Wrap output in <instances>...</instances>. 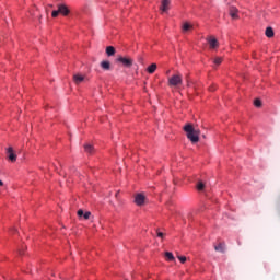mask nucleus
Returning <instances> with one entry per match:
<instances>
[{"mask_svg":"<svg viewBox=\"0 0 280 280\" xmlns=\"http://www.w3.org/2000/svg\"><path fill=\"white\" fill-rule=\"evenodd\" d=\"M184 131L186 132L187 139H189L191 143H198L200 141V131L195 130L192 124L185 125Z\"/></svg>","mask_w":280,"mask_h":280,"instance_id":"obj_1","label":"nucleus"},{"mask_svg":"<svg viewBox=\"0 0 280 280\" xmlns=\"http://www.w3.org/2000/svg\"><path fill=\"white\" fill-rule=\"evenodd\" d=\"M183 85V75L180 73L173 74L171 78H168V86H174L175 89H178V86Z\"/></svg>","mask_w":280,"mask_h":280,"instance_id":"obj_2","label":"nucleus"},{"mask_svg":"<svg viewBox=\"0 0 280 280\" xmlns=\"http://www.w3.org/2000/svg\"><path fill=\"white\" fill-rule=\"evenodd\" d=\"M116 62H119L120 65H122V67H126L127 69H130V67L135 65V60L132 58L121 56L116 59Z\"/></svg>","mask_w":280,"mask_h":280,"instance_id":"obj_3","label":"nucleus"},{"mask_svg":"<svg viewBox=\"0 0 280 280\" xmlns=\"http://www.w3.org/2000/svg\"><path fill=\"white\" fill-rule=\"evenodd\" d=\"M135 203L138 206V207H143V205H145V195L143 194H137L136 197H135Z\"/></svg>","mask_w":280,"mask_h":280,"instance_id":"obj_4","label":"nucleus"},{"mask_svg":"<svg viewBox=\"0 0 280 280\" xmlns=\"http://www.w3.org/2000/svg\"><path fill=\"white\" fill-rule=\"evenodd\" d=\"M207 42L210 46V49H218V47H220V43L213 36L207 37Z\"/></svg>","mask_w":280,"mask_h":280,"instance_id":"obj_5","label":"nucleus"},{"mask_svg":"<svg viewBox=\"0 0 280 280\" xmlns=\"http://www.w3.org/2000/svg\"><path fill=\"white\" fill-rule=\"evenodd\" d=\"M7 156L11 163L16 162V153H14V149L12 147L7 149Z\"/></svg>","mask_w":280,"mask_h":280,"instance_id":"obj_6","label":"nucleus"},{"mask_svg":"<svg viewBox=\"0 0 280 280\" xmlns=\"http://www.w3.org/2000/svg\"><path fill=\"white\" fill-rule=\"evenodd\" d=\"M59 14H62V16H69V7L66 4H59L58 5Z\"/></svg>","mask_w":280,"mask_h":280,"instance_id":"obj_7","label":"nucleus"},{"mask_svg":"<svg viewBox=\"0 0 280 280\" xmlns=\"http://www.w3.org/2000/svg\"><path fill=\"white\" fill-rule=\"evenodd\" d=\"M170 0H162V4L160 7V10L162 12H167V10H170Z\"/></svg>","mask_w":280,"mask_h":280,"instance_id":"obj_8","label":"nucleus"},{"mask_svg":"<svg viewBox=\"0 0 280 280\" xmlns=\"http://www.w3.org/2000/svg\"><path fill=\"white\" fill-rule=\"evenodd\" d=\"M214 250H217V253H225L226 252V244L220 243L219 245H215Z\"/></svg>","mask_w":280,"mask_h":280,"instance_id":"obj_9","label":"nucleus"},{"mask_svg":"<svg viewBox=\"0 0 280 280\" xmlns=\"http://www.w3.org/2000/svg\"><path fill=\"white\" fill-rule=\"evenodd\" d=\"M237 12H238V10H237V8H235V7H231L230 8V16H231V19H240V16L237 15Z\"/></svg>","mask_w":280,"mask_h":280,"instance_id":"obj_10","label":"nucleus"},{"mask_svg":"<svg viewBox=\"0 0 280 280\" xmlns=\"http://www.w3.org/2000/svg\"><path fill=\"white\" fill-rule=\"evenodd\" d=\"M73 82L77 83V84H82V82H84V75L74 74L73 75Z\"/></svg>","mask_w":280,"mask_h":280,"instance_id":"obj_11","label":"nucleus"},{"mask_svg":"<svg viewBox=\"0 0 280 280\" xmlns=\"http://www.w3.org/2000/svg\"><path fill=\"white\" fill-rule=\"evenodd\" d=\"M84 150L86 154H93V152H95V148H93L91 143L84 144Z\"/></svg>","mask_w":280,"mask_h":280,"instance_id":"obj_12","label":"nucleus"},{"mask_svg":"<svg viewBox=\"0 0 280 280\" xmlns=\"http://www.w3.org/2000/svg\"><path fill=\"white\" fill-rule=\"evenodd\" d=\"M101 67L104 71H110V61H102Z\"/></svg>","mask_w":280,"mask_h":280,"instance_id":"obj_13","label":"nucleus"},{"mask_svg":"<svg viewBox=\"0 0 280 280\" xmlns=\"http://www.w3.org/2000/svg\"><path fill=\"white\" fill-rule=\"evenodd\" d=\"M267 38H272V36H275V31L272 30V27H267L266 32H265Z\"/></svg>","mask_w":280,"mask_h":280,"instance_id":"obj_14","label":"nucleus"},{"mask_svg":"<svg viewBox=\"0 0 280 280\" xmlns=\"http://www.w3.org/2000/svg\"><path fill=\"white\" fill-rule=\"evenodd\" d=\"M106 54H107V56H115V47L107 46L106 47Z\"/></svg>","mask_w":280,"mask_h":280,"instance_id":"obj_15","label":"nucleus"},{"mask_svg":"<svg viewBox=\"0 0 280 280\" xmlns=\"http://www.w3.org/2000/svg\"><path fill=\"white\" fill-rule=\"evenodd\" d=\"M165 258L167 261H174V254H172V252H166L165 253Z\"/></svg>","mask_w":280,"mask_h":280,"instance_id":"obj_16","label":"nucleus"},{"mask_svg":"<svg viewBox=\"0 0 280 280\" xmlns=\"http://www.w3.org/2000/svg\"><path fill=\"white\" fill-rule=\"evenodd\" d=\"M148 73H154L156 71V63H152L147 68Z\"/></svg>","mask_w":280,"mask_h":280,"instance_id":"obj_17","label":"nucleus"},{"mask_svg":"<svg viewBox=\"0 0 280 280\" xmlns=\"http://www.w3.org/2000/svg\"><path fill=\"white\" fill-rule=\"evenodd\" d=\"M194 26L191 25V24H189V23H184V25H183V31L184 32H189V30H191Z\"/></svg>","mask_w":280,"mask_h":280,"instance_id":"obj_18","label":"nucleus"},{"mask_svg":"<svg viewBox=\"0 0 280 280\" xmlns=\"http://www.w3.org/2000/svg\"><path fill=\"white\" fill-rule=\"evenodd\" d=\"M213 63L217 65V67H219V65H222V57H215L213 59Z\"/></svg>","mask_w":280,"mask_h":280,"instance_id":"obj_19","label":"nucleus"},{"mask_svg":"<svg viewBox=\"0 0 280 280\" xmlns=\"http://www.w3.org/2000/svg\"><path fill=\"white\" fill-rule=\"evenodd\" d=\"M197 189H198V191H202L205 189V183L198 182Z\"/></svg>","mask_w":280,"mask_h":280,"instance_id":"obj_20","label":"nucleus"},{"mask_svg":"<svg viewBox=\"0 0 280 280\" xmlns=\"http://www.w3.org/2000/svg\"><path fill=\"white\" fill-rule=\"evenodd\" d=\"M254 106H256V108L261 107V100L256 98V100L254 101Z\"/></svg>","mask_w":280,"mask_h":280,"instance_id":"obj_21","label":"nucleus"},{"mask_svg":"<svg viewBox=\"0 0 280 280\" xmlns=\"http://www.w3.org/2000/svg\"><path fill=\"white\" fill-rule=\"evenodd\" d=\"M77 214L79 215V218H84V210L80 209L78 210Z\"/></svg>","mask_w":280,"mask_h":280,"instance_id":"obj_22","label":"nucleus"},{"mask_svg":"<svg viewBox=\"0 0 280 280\" xmlns=\"http://www.w3.org/2000/svg\"><path fill=\"white\" fill-rule=\"evenodd\" d=\"M178 259L182 264H185V261H187V257L185 256H178Z\"/></svg>","mask_w":280,"mask_h":280,"instance_id":"obj_23","label":"nucleus"},{"mask_svg":"<svg viewBox=\"0 0 280 280\" xmlns=\"http://www.w3.org/2000/svg\"><path fill=\"white\" fill-rule=\"evenodd\" d=\"M58 14H60L59 10L52 11V13H51L52 19H56V16H58Z\"/></svg>","mask_w":280,"mask_h":280,"instance_id":"obj_24","label":"nucleus"},{"mask_svg":"<svg viewBox=\"0 0 280 280\" xmlns=\"http://www.w3.org/2000/svg\"><path fill=\"white\" fill-rule=\"evenodd\" d=\"M83 218H84V220H89V218H91V212H85L84 214H83Z\"/></svg>","mask_w":280,"mask_h":280,"instance_id":"obj_25","label":"nucleus"},{"mask_svg":"<svg viewBox=\"0 0 280 280\" xmlns=\"http://www.w3.org/2000/svg\"><path fill=\"white\" fill-rule=\"evenodd\" d=\"M25 248L26 247H22V249L19 250V255H23V253H25Z\"/></svg>","mask_w":280,"mask_h":280,"instance_id":"obj_26","label":"nucleus"},{"mask_svg":"<svg viewBox=\"0 0 280 280\" xmlns=\"http://www.w3.org/2000/svg\"><path fill=\"white\" fill-rule=\"evenodd\" d=\"M163 233L162 232H158V237H163Z\"/></svg>","mask_w":280,"mask_h":280,"instance_id":"obj_27","label":"nucleus"},{"mask_svg":"<svg viewBox=\"0 0 280 280\" xmlns=\"http://www.w3.org/2000/svg\"><path fill=\"white\" fill-rule=\"evenodd\" d=\"M0 187H3V180L0 179Z\"/></svg>","mask_w":280,"mask_h":280,"instance_id":"obj_28","label":"nucleus"},{"mask_svg":"<svg viewBox=\"0 0 280 280\" xmlns=\"http://www.w3.org/2000/svg\"><path fill=\"white\" fill-rule=\"evenodd\" d=\"M14 233H16V229H13Z\"/></svg>","mask_w":280,"mask_h":280,"instance_id":"obj_29","label":"nucleus"}]
</instances>
